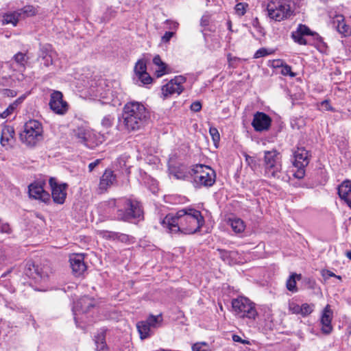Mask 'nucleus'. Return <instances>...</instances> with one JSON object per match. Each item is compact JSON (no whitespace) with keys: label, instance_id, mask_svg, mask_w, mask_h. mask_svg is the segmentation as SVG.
Returning a JSON list of instances; mask_svg holds the SVG:
<instances>
[{"label":"nucleus","instance_id":"nucleus-1","mask_svg":"<svg viewBox=\"0 0 351 351\" xmlns=\"http://www.w3.org/2000/svg\"><path fill=\"white\" fill-rule=\"evenodd\" d=\"M205 221L201 212L191 207L166 215L161 223L170 233L194 234L200 230Z\"/></svg>","mask_w":351,"mask_h":351},{"label":"nucleus","instance_id":"nucleus-2","mask_svg":"<svg viewBox=\"0 0 351 351\" xmlns=\"http://www.w3.org/2000/svg\"><path fill=\"white\" fill-rule=\"evenodd\" d=\"M148 117L149 112L142 103L130 101L123 108L122 120L119 121L118 127L128 132L138 130L143 127Z\"/></svg>","mask_w":351,"mask_h":351},{"label":"nucleus","instance_id":"nucleus-3","mask_svg":"<svg viewBox=\"0 0 351 351\" xmlns=\"http://www.w3.org/2000/svg\"><path fill=\"white\" fill-rule=\"evenodd\" d=\"M113 212L116 210L115 218L119 221H131L132 219L141 220L143 212L141 204L136 200L126 198L110 199L107 203Z\"/></svg>","mask_w":351,"mask_h":351},{"label":"nucleus","instance_id":"nucleus-4","mask_svg":"<svg viewBox=\"0 0 351 351\" xmlns=\"http://www.w3.org/2000/svg\"><path fill=\"white\" fill-rule=\"evenodd\" d=\"M189 173L196 187H210L215 182V171L208 166L195 165L189 170Z\"/></svg>","mask_w":351,"mask_h":351},{"label":"nucleus","instance_id":"nucleus-5","mask_svg":"<svg viewBox=\"0 0 351 351\" xmlns=\"http://www.w3.org/2000/svg\"><path fill=\"white\" fill-rule=\"evenodd\" d=\"M43 138L42 123L37 120L30 119L27 121L23 130L20 134V139L28 147H34Z\"/></svg>","mask_w":351,"mask_h":351},{"label":"nucleus","instance_id":"nucleus-6","mask_svg":"<svg viewBox=\"0 0 351 351\" xmlns=\"http://www.w3.org/2000/svg\"><path fill=\"white\" fill-rule=\"evenodd\" d=\"M292 0H271L267 6L268 16L276 21L289 18L293 13Z\"/></svg>","mask_w":351,"mask_h":351},{"label":"nucleus","instance_id":"nucleus-7","mask_svg":"<svg viewBox=\"0 0 351 351\" xmlns=\"http://www.w3.org/2000/svg\"><path fill=\"white\" fill-rule=\"evenodd\" d=\"M264 175L269 178L280 179L282 176V164L279 153L276 150L264 152Z\"/></svg>","mask_w":351,"mask_h":351},{"label":"nucleus","instance_id":"nucleus-8","mask_svg":"<svg viewBox=\"0 0 351 351\" xmlns=\"http://www.w3.org/2000/svg\"><path fill=\"white\" fill-rule=\"evenodd\" d=\"M232 311L236 316L239 318H247L255 319L258 313L255 304L248 298L239 296L232 300Z\"/></svg>","mask_w":351,"mask_h":351},{"label":"nucleus","instance_id":"nucleus-9","mask_svg":"<svg viewBox=\"0 0 351 351\" xmlns=\"http://www.w3.org/2000/svg\"><path fill=\"white\" fill-rule=\"evenodd\" d=\"M310 156L309 152L304 147L298 148L294 152L293 165L297 169L293 173L295 178L302 179L304 177V168L309 163Z\"/></svg>","mask_w":351,"mask_h":351},{"label":"nucleus","instance_id":"nucleus-10","mask_svg":"<svg viewBox=\"0 0 351 351\" xmlns=\"http://www.w3.org/2000/svg\"><path fill=\"white\" fill-rule=\"evenodd\" d=\"M49 105L53 112L60 115L66 114L69 110L68 103L63 99L62 93L58 90L52 92Z\"/></svg>","mask_w":351,"mask_h":351},{"label":"nucleus","instance_id":"nucleus-11","mask_svg":"<svg viewBox=\"0 0 351 351\" xmlns=\"http://www.w3.org/2000/svg\"><path fill=\"white\" fill-rule=\"evenodd\" d=\"M51 189V196L55 203L62 204L66 197V189L68 184L66 183L58 184L56 179L51 178L49 181Z\"/></svg>","mask_w":351,"mask_h":351},{"label":"nucleus","instance_id":"nucleus-12","mask_svg":"<svg viewBox=\"0 0 351 351\" xmlns=\"http://www.w3.org/2000/svg\"><path fill=\"white\" fill-rule=\"evenodd\" d=\"M271 119L267 114L262 112H256L254 114L252 125L256 132L267 131L270 128Z\"/></svg>","mask_w":351,"mask_h":351},{"label":"nucleus","instance_id":"nucleus-13","mask_svg":"<svg viewBox=\"0 0 351 351\" xmlns=\"http://www.w3.org/2000/svg\"><path fill=\"white\" fill-rule=\"evenodd\" d=\"M70 265L73 274L76 277L82 276L86 271L84 257L82 254H74L70 256Z\"/></svg>","mask_w":351,"mask_h":351},{"label":"nucleus","instance_id":"nucleus-14","mask_svg":"<svg viewBox=\"0 0 351 351\" xmlns=\"http://www.w3.org/2000/svg\"><path fill=\"white\" fill-rule=\"evenodd\" d=\"M29 195L31 198L47 202L50 200V195L43 189V184L35 182L28 186Z\"/></svg>","mask_w":351,"mask_h":351},{"label":"nucleus","instance_id":"nucleus-15","mask_svg":"<svg viewBox=\"0 0 351 351\" xmlns=\"http://www.w3.org/2000/svg\"><path fill=\"white\" fill-rule=\"evenodd\" d=\"M134 73L143 84H149L152 82V77L147 72V60L145 59H140L136 62Z\"/></svg>","mask_w":351,"mask_h":351},{"label":"nucleus","instance_id":"nucleus-16","mask_svg":"<svg viewBox=\"0 0 351 351\" xmlns=\"http://www.w3.org/2000/svg\"><path fill=\"white\" fill-rule=\"evenodd\" d=\"M351 181L346 180L338 187V195L340 199L351 208Z\"/></svg>","mask_w":351,"mask_h":351},{"label":"nucleus","instance_id":"nucleus-17","mask_svg":"<svg viewBox=\"0 0 351 351\" xmlns=\"http://www.w3.org/2000/svg\"><path fill=\"white\" fill-rule=\"evenodd\" d=\"M117 180L116 175L110 169H106L100 178L99 189L101 192L106 191Z\"/></svg>","mask_w":351,"mask_h":351},{"label":"nucleus","instance_id":"nucleus-18","mask_svg":"<svg viewBox=\"0 0 351 351\" xmlns=\"http://www.w3.org/2000/svg\"><path fill=\"white\" fill-rule=\"evenodd\" d=\"M74 136L78 140V142L84 145L85 146L92 148L93 145L90 143L92 132L86 128H78L74 130Z\"/></svg>","mask_w":351,"mask_h":351},{"label":"nucleus","instance_id":"nucleus-19","mask_svg":"<svg viewBox=\"0 0 351 351\" xmlns=\"http://www.w3.org/2000/svg\"><path fill=\"white\" fill-rule=\"evenodd\" d=\"M94 306L93 301L88 296H84L79 299L77 302H74L73 311L74 315L78 313H86L88 311Z\"/></svg>","mask_w":351,"mask_h":351},{"label":"nucleus","instance_id":"nucleus-20","mask_svg":"<svg viewBox=\"0 0 351 351\" xmlns=\"http://www.w3.org/2000/svg\"><path fill=\"white\" fill-rule=\"evenodd\" d=\"M14 130L13 127L5 125L1 130V145L3 147L11 145L14 140Z\"/></svg>","mask_w":351,"mask_h":351},{"label":"nucleus","instance_id":"nucleus-21","mask_svg":"<svg viewBox=\"0 0 351 351\" xmlns=\"http://www.w3.org/2000/svg\"><path fill=\"white\" fill-rule=\"evenodd\" d=\"M331 316L332 311L329 308V306L327 305L324 310L321 318V323L322 324V331L324 333L329 334L332 330Z\"/></svg>","mask_w":351,"mask_h":351},{"label":"nucleus","instance_id":"nucleus-22","mask_svg":"<svg viewBox=\"0 0 351 351\" xmlns=\"http://www.w3.org/2000/svg\"><path fill=\"white\" fill-rule=\"evenodd\" d=\"M183 90V87H180L178 85L174 84V83L171 80L162 88V95L165 97H167L174 94L180 95Z\"/></svg>","mask_w":351,"mask_h":351},{"label":"nucleus","instance_id":"nucleus-23","mask_svg":"<svg viewBox=\"0 0 351 351\" xmlns=\"http://www.w3.org/2000/svg\"><path fill=\"white\" fill-rule=\"evenodd\" d=\"M302 279V275L296 273H291L286 282V287L288 291L292 293H296L298 291L297 287V280Z\"/></svg>","mask_w":351,"mask_h":351},{"label":"nucleus","instance_id":"nucleus-24","mask_svg":"<svg viewBox=\"0 0 351 351\" xmlns=\"http://www.w3.org/2000/svg\"><path fill=\"white\" fill-rule=\"evenodd\" d=\"M136 328L141 339L149 337L152 335V328L145 321H141L136 324Z\"/></svg>","mask_w":351,"mask_h":351},{"label":"nucleus","instance_id":"nucleus-25","mask_svg":"<svg viewBox=\"0 0 351 351\" xmlns=\"http://www.w3.org/2000/svg\"><path fill=\"white\" fill-rule=\"evenodd\" d=\"M153 63L158 66V69L156 70V75L157 77H160L163 75L168 73L167 71V64L161 60L159 55H156L153 58Z\"/></svg>","mask_w":351,"mask_h":351},{"label":"nucleus","instance_id":"nucleus-26","mask_svg":"<svg viewBox=\"0 0 351 351\" xmlns=\"http://www.w3.org/2000/svg\"><path fill=\"white\" fill-rule=\"evenodd\" d=\"M296 31L299 32L301 35L304 36H312L313 38L317 42L320 43L322 41V37L316 32H312L308 27L305 25L300 24L298 25Z\"/></svg>","mask_w":351,"mask_h":351},{"label":"nucleus","instance_id":"nucleus-27","mask_svg":"<svg viewBox=\"0 0 351 351\" xmlns=\"http://www.w3.org/2000/svg\"><path fill=\"white\" fill-rule=\"evenodd\" d=\"M95 344L97 351H109V349L106 343V334L105 331H101L95 336Z\"/></svg>","mask_w":351,"mask_h":351},{"label":"nucleus","instance_id":"nucleus-28","mask_svg":"<svg viewBox=\"0 0 351 351\" xmlns=\"http://www.w3.org/2000/svg\"><path fill=\"white\" fill-rule=\"evenodd\" d=\"M39 57L42 59V62L45 66L48 67L53 64V59L51 52L47 47H43L40 50Z\"/></svg>","mask_w":351,"mask_h":351},{"label":"nucleus","instance_id":"nucleus-29","mask_svg":"<svg viewBox=\"0 0 351 351\" xmlns=\"http://www.w3.org/2000/svg\"><path fill=\"white\" fill-rule=\"evenodd\" d=\"M229 224L232 230L236 233H241L243 232L245 228L243 221L239 218L230 219Z\"/></svg>","mask_w":351,"mask_h":351},{"label":"nucleus","instance_id":"nucleus-30","mask_svg":"<svg viewBox=\"0 0 351 351\" xmlns=\"http://www.w3.org/2000/svg\"><path fill=\"white\" fill-rule=\"evenodd\" d=\"M24 272L27 276L32 278H36V276L39 275L37 267L32 261H28L26 263Z\"/></svg>","mask_w":351,"mask_h":351},{"label":"nucleus","instance_id":"nucleus-31","mask_svg":"<svg viewBox=\"0 0 351 351\" xmlns=\"http://www.w3.org/2000/svg\"><path fill=\"white\" fill-rule=\"evenodd\" d=\"M172 176L178 180H186L188 178L189 173L183 168L173 167L171 170Z\"/></svg>","mask_w":351,"mask_h":351},{"label":"nucleus","instance_id":"nucleus-32","mask_svg":"<svg viewBox=\"0 0 351 351\" xmlns=\"http://www.w3.org/2000/svg\"><path fill=\"white\" fill-rule=\"evenodd\" d=\"M20 103V99H16L12 104H10L9 106L2 113L0 114V117L3 119L7 118L8 116L13 113Z\"/></svg>","mask_w":351,"mask_h":351},{"label":"nucleus","instance_id":"nucleus-33","mask_svg":"<svg viewBox=\"0 0 351 351\" xmlns=\"http://www.w3.org/2000/svg\"><path fill=\"white\" fill-rule=\"evenodd\" d=\"M145 322L147 323V324L151 327V328H157L158 327V324L162 322V317H161V315H158L157 316H155V315H150L148 318L147 319V320H145Z\"/></svg>","mask_w":351,"mask_h":351},{"label":"nucleus","instance_id":"nucleus-34","mask_svg":"<svg viewBox=\"0 0 351 351\" xmlns=\"http://www.w3.org/2000/svg\"><path fill=\"white\" fill-rule=\"evenodd\" d=\"M343 17L340 16L338 17L337 22L338 24L337 25V31L344 36H346V34L348 32L349 27L345 24L343 22Z\"/></svg>","mask_w":351,"mask_h":351},{"label":"nucleus","instance_id":"nucleus-35","mask_svg":"<svg viewBox=\"0 0 351 351\" xmlns=\"http://www.w3.org/2000/svg\"><path fill=\"white\" fill-rule=\"evenodd\" d=\"M291 37L293 40L299 45H306L308 44V41L304 38V36L301 35L296 30L292 32Z\"/></svg>","mask_w":351,"mask_h":351},{"label":"nucleus","instance_id":"nucleus-36","mask_svg":"<svg viewBox=\"0 0 351 351\" xmlns=\"http://www.w3.org/2000/svg\"><path fill=\"white\" fill-rule=\"evenodd\" d=\"M193 351H211L208 344L205 341L197 342L192 346Z\"/></svg>","mask_w":351,"mask_h":351},{"label":"nucleus","instance_id":"nucleus-37","mask_svg":"<svg viewBox=\"0 0 351 351\" xmlns=\"http://www.w3.org/2000/svg\"><path fill=\"white\" fill-rule=\"evenodd\" d=\"M19 19L16 14H5L3 16V24H12L14 26L16 25Z\"/></svg>","mask_w":351,"mask_h":351},{"label":"nucleus","instance_id":"nucleus-38","mask_svg":"<svg viewBox=\"0 0 351 351\" xmlns=\"http://www.w3.org/2000/svg\"><path fill=\"white\" fill-rule=\"evenodd\" d=\"M14 59L18 64L23 66H24L27 62V58L26 57L25 53L21 52L17 53L14 56Z\"/></svg>","mask_w":351,"mask_h":351},{"label":"nucleus","instance_id":"nucleus-39","mask_svg":"<svg viewBox=\"0 0 351 351\" xmlns=\"http://www.w3.org/2000/svg\"><path fill=\"white\" fill-rule=\"evenodd\" d=\"M272 50H270V49H267L266 48H261L259 49H258L254 55V58H262V57H265L266 56H268L269 54H271L272 53Z\"/></svg>","mask_w":351,"mask_h":351},{"label":"nucleus","instance_id":"nucleus-40","mask_svg":"<svg viewBox=\"0 0 351 351\" xmlns=\"http://www.w3.org/2000/svg\"><path fill=\"white\" fill-rule=\"evenodd\" d=\"M114 120L113 116L108 114L103 118L101 125L106 128H109L112 125Z\"/></svg>","mask_w":351,"mask_h":351},{"label":"nucleus","instance_id":"nucleus-41","mask_svg":"<svg viewBox=\"0 0 351 351\" xmlns=\"http://www.w3.org/2000/svg\"><path fill=\"white\" fill-rule=\"evenodd\" d=\"M209 133L210 136H212V139L216 145L217 143L219 142L220 140V135L219 133V131L217 128L211 127L209 130Z\"/></svg>","mask_w":351,"mask_h":351},{"label":"nucleus","instance_id":"nucleus-42","mask_svg":"<svg viewBox=\"0 0 351 351\" xmlns=\"http://www.w3.org/2000/svg\"><path fill=\"white\" fill-rule=\"evenodd\" d=\"M247 7V4L243 3H239L235 5V11L236 13L239 16H243L245 14L246 12V8Z\"/></svg>","mask_w":351,"mask_h":351},{"label":"nucleus","instance_id":"nucleus-43","mask_svg":"<svg viewBox=\"0 0 351 351\" xmlns=\"http://www.w3.org/2000/svg\"><path fill=\"white\" fill-rule=\"evenodd\" d=\"M22 13L27 16H32L36 13L35 8L32 5H26L21 10V13L19 14L21 15Z\"/></svg>","mask_w":351,"mask_h":351},{"label":"nucleus","instance_id":"nucleus-44","mask_svg":"<svg viewBox=\"0 0 351 351\" xmlns=\"http://www.w3.org/2000/svg\"><path fill=\"white\" fill-rule=\"evenodd\" d=\"M313 311V306L304 303L301 305V315L304 317L311 314Z\"/></svg>","mask_w":351,"mask_h":351},{"label":"nucleus","instance_id":"nucleus-45","mask_svg":"<svg viewBox=\"0 0 351 351\" xmlns=\"http://www.w3.org/2000/svg\"><path fill=\"white\" fill-rule=\"evenodd\" d=\"M289 310L293 314H300L301 315V306L291 302L289 304Z\"/></svg>","mask_w":351,"mask_h":351},{"label":"nucleus","instance_id":"nucleus-46","mask_svg":"<svg viewBox=\"0 0 351 351\" xmlns=\"http://www.w3.org/2000/svg\"><path fill=\"white\" fill-rule=\"evenodd\" d=\"M280 73L283 75H289L291 77H295V74L292 72L291 67L287 64H284L281 67Z\"/></svg>","mask_w":351,"mask_h":351},{"label":"nucleus","instance_id":"nucleus-47","mask_svg":"<svg viewBox=\"0 0 351 351\" xmlns=\"http://www.w3.org/2000/svg\"><path fill=\"white\" fill-rule=\"evenodd\" d=\"M319 106H320L321 109L323 110H326V111H333L334 110L333 108L330 105V101L328 99L322 101L320 103Z\"/></svg>","mask_w":351,"mask_h":351},{"label":"nucleus","instance_id":"nucleus-48","mask_svg":"<svg viewBox=\"0 0 351 351\" xmlns=\"http://www.w3.org/2000/svg\"><path fill=\"white\" fill-rule=\"evenodd\" d=\"M186 80V78L184 76L182 75H178L176 76L173 79H172L171 81H172L174 84L178 85L180 87H183L182 84H184Z\"/></svg>","mask_w":351,"mask_h":351},{"label":"nucleus","instance_id":"nucleus-49","mask_svg":"<svg viewBox=\"0 0 351 351\" xmlns=\"http://www.w3.org/2000/svg\"><path fill=\"white\" fill-rule=\"evenodd\" d=\"M0 232L10 234L12 232V229L8 223H1V220L0 219Z\"/></svg>","mask_w":351,"mask_h":351},{"label":"nucleus","instance_id":"nucleus-50","mask_svg":"<svg viewBox=\"0 0 351 351\" xmlns=\"http://www.w3.org/2000/svg\"><path fill=\"white\" fill-rule=\"evenodd\" d=\"M322 275L325 280H327L329 278L333 277V276L337 278L338 279H341L340 276H336L333 272H332L329 270H326V269L322 271Z\"/></svg>","mask_w":351,"mask_h":351},{"label":"nucleus","instance_id":"nucleus-51","mask_svg":"<svg viewBox=\"0 0 351 351\" xmlns=\"http://www.w3.org/2000/svg\"><path fill=\"white\" fill-rule=\"evenodd\" d=\"M245 161L253 170H255L256 169V162L253 157L247 155L245 156Z\"/></svg>","mask_w":351,"mask_h":351},{"label":"nucleus","instance_id":"nucleus-52","mask_svg":"<svg viewBox=\"0 0 351 351\" xmlns=\"http://www.w3.org/2000/svg\"><path fill=\"white\" fill-rule=\"evenodd\" d=\"M202 109V104L199 101H194L191 105V110L193 112H197Z\"/></svg>","mask_w":351,"mask_h":351},{"label":"nucleus","instance_id":"nucleus-53","mask_svg":"<svg viewBox=\"0 0 351 351\" xmlns=\"http://www.w3.org/2000/svg\"><path fill=\"white\" fill-rule=\"evenodd\" d=\"M228 61L229 66L235 68L236 67V62L238 61V58L236 57H232L230 53L228 55Z\"/></svg>","mask_w":351,"mask_h":351},{"label":"nucleus","instance_id":"nucleus-54","mask_svg":"<svg viewBox=\"0 0 351 351\" xmlns=\"http://www.w3.org/2000/svg\"><path fill=\"white\" fill-rule=\"evenodd\" d=\"M173 35L174 32H166L165 34L162 36V41L163 43H168L173 36Z\"/></svg>","mask_w":351,"mask_h":351},{"label":"nucleus","instance_id":"nucleus-55","mask_svg":"<svg viewBox=\"0 0 351 351\" xmlns=\"http://www.w3.org/2000/svg\"><path fill=\"white\" fill-rule=\"evenodd\" d=\"M252 25L254 27H255L258 32L260 33V34H262L263 33V28L261 27V25H260V23H259V21L258 19V18H254L253 20H252Z\"/></svg>","mask_w":351,"mask_h":351},{"label":"nucleus","instance_id":"nucleus-56","mask_svg":"<svg viewBox=\"0 0 351 351\" xmlns=\"http://www.w3.org/2000/svg\"><path fill=\"white\" fill-rule=\"evenodd\" d=\"M232 340L234 342H239L242 344H248L249 341L247 340L242 339L241 337L237 335H232Z\"/></svg>","mask_w":351,"mask_h":351},{"label":"nucleus","instance_id":"nucleus-57","mask_svg":"<svg viewBox=\"0 0 351 351\" xmlns=\"http://www.w3.org/2000/svg\"><path fill=\"white\" fill-rule=\"evenodd\" d=\"M209 22H210V18L207 15H204L202 17L201 19V21H200V25L202 27H206L209 24Z\"/></svg>","mask_w":351,"mask_h":351},{"label":"nucleus","instance_id":"nucleus-58","mask_svg":"<svg viewBox=\"0 0 351 351\" xmlns=\"http://www.w3.org/2000/svg\"><path fill=\"white\" fill-rule=\"evenodd\" d=\"M117 237L123 242H127L130 240V236L125 234L117 233Z\"/></svg>","mask_w":351,"mask_h":351},{"label":"nucleus","instance_id":"nucleus-59","mask_svg":"<svg viewBox=\"0 0 351 351\" xmlns=\"http://www.w3.org/2000/svg\"><path fill=\"white\" fill-rule=\"evenodd\" d=\"M100 160L99 159H97L96 160H95L94 162H90L89 165H88V169H89V171H92L99 163H100Z\"/></svg>","mask_w":351,"mask_h":351},{"label":"nucleus","instance_id":"nucleus-60","mask_svg":"<svg viewBox=\"0 0 351 351\" xmlns=\"http://www.w3.org/2000/svg\"><path fill=\"white\" fill-rule=\"evenodd\" d=\"M283 63L280 60H275L272 62V66L274 68H280L283 66Z\"/></svg>","mask_w":351,"mask_h":351},{"label":"nucleus","instance_id":"nucleus-61","mask_svg":"<svg viewBox=\"0 0 351 351\" xmlns=\"http://www.w3.org/2000/svg\"><path fill=\"white\" fill-rule=\"evenodd\" d=\"M152 186H150V190L153 193H155L158 191L157 183L156 180H152Z\"/></svg>","mask_w":351,"mask_h":351},{"label":"nucleus","instance_id":"nucleus-62","mask_svg":"<svg viewBox=\"0 0 351 351\" xmlns=\"http://www.w3.org/2000/svg\"><path fill=\"white\" fill-rule=\"evenodd\" d=\"M4 92V94L7 95L8 96L14 97L16 95L15 91L10 89H5Z\"/></svg>","mask_w":351,"mask_h":351},{"label":"nucleus","instance_id":"nucleus-63","mask_svg":"<svg viewBox=\"0 0 351 351\" xmlns=\"http://www.w3.org/2000/svg\"><path fill=\"white\" fill-rule=\"evenodd\" d=\"M5 306L7 308H9L12 309V310H14L16 308V306L15 304H12L10 302H8V301H5Z\"/></svg>","mask_w":351,"mask_h":351},{"label":"nucleus","instance_id":"nucleus-64","mask_svg":"<svg viewBox=\"0 0 351 351\" xmlns=\"http://www.w3.org/2000/svg\"><path fill=\"white\" fill-rule=\"evenodd\" d=\"M12 271V269H9L6 272L3 273L1 276V278H4L5 276H7L10 272Z\"/></svg>","mask_w":351,"mask_h":351}]
</instances>
